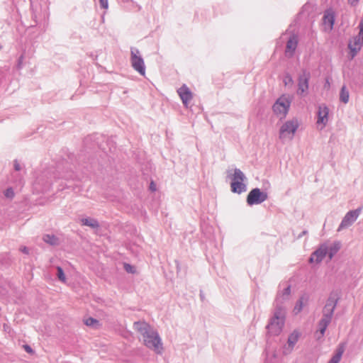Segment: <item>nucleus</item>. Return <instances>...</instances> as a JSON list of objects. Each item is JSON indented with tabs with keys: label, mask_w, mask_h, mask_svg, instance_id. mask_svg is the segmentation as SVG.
Segmentation results:
<instances>
[{
	"label": "nucleus",
	"mask_w": 363,
	"mask_h": 363,
	"mask_svg": "<svg viewBox=\"0 0 363 363\" xmlns=\"http://www.w3.org/2000/svg\"><path fill=\"white\" fill-rule=\"evenodd\" d=\"M339 248L340 247L337 245H335L334 247H330L329 251L328 250V254L330 259H332V257L337 252Z\"/></svg>",
	"instance_id": "obj_26"
},
{
	"label": "nucleus",
	"mask_w": 363,
	"mask_h": 363,
	"mask_svg": "<svg viewBox=\"0 0 363 363\" xmlns=\"http://www.w3.org/2000/svg\"><path fill=\"white\" fill-rule=\"evenodd\" d=\"M359 32L357 36L359 37V38H361L362 42H363V18L361 20L359 23Z\"/></svg>",
	"instance_id": "obj_30"
},
{
	"label": "nucleus",
	"mask_w": 363,
	"mask_h": 363,
	"mask_svg": "<svg viewBox=\"0 0 363 363\" xmlns=\"http://www.w3.org/2000/svg\"><path fill=\"white\" fill-rule=\"evenodd\" d=\"M123 267L125 270L128 273L135 274L136 272L135 267L128 263H125L123 264Z\"/></svg>",
	"instance_id": "obj_27"
},
{
	"label": "nucleus",
	"mask_w": 363,
	"mask_h": 363,
	"mask_svg": "<svg viewBox=\"0 0 363 363\" xmlns=\"http://www.w3.org/2000/svg\"><path fill=\"white\" fill-rule=\"evenodd\" d=\"M285 313L279 310L275 312L274 317L267 326L268 332L272 335H278L282 331L284 324Z\"/></svg>",
	"instance_id": "obj_3"
},
{
	"label": "nucleus",
	"mask_w": 363,
	"mask_h": 363,
	"mask_svg": "<svg viewBox=\"0 0 363 363\" xmlns=\"http://www.w3.org/2000/svg\"><path fill=\"white\" fill-rule=\"evenodd\" d=\"M309 74L303 73L298 77V90L297 94L299 95H303L306 94L308 89V81H309Z\"/></svg>",
	"instance_id": "obj_10"
},
{
	"label": "nucleus",
	"mask_w": 363,
	"mask_h": 363,
	"mask_svg": "<svg viewBox=\"0 0 363 363\" xmlns=\"http://www.w3.org/2000/svg\"><path fill=\"white\" fill-rule=\"evenodd\" d=\"M101 8L107 9L108 8V0H99Z\"/></svg>",
	"instance_id": "obj_31"
},
{
	"label": "nucleus",
	"mask_w": 363,
	"mask_h": 363,
	"mask_svg": "<svg viewBox=\"0 0 363 363\" xmlns=\"http://www.w3.org/2000/svg\"><path fill=\"white\" fill-rule=\"evenodd\" d=\"M340 98V100L345 104L347 103L349 101V92L345 86L341 89Z\"/></svg>",
	"instance_id": "obj_23"
},
{
	"label": "nucleus",
	"mask_w": 363,
	"mask_h": 363,
	"mask_svg": "<svg viewBox=\"0 0 363 363\" xmlns=\"http://www.w3.org/2000/svg\"><path fill=\"white\" fill-rule=\"evenodd\" d=\"M298 125V122L296 119L286 121L280 128L279 138L282 140H291Z\"/></svg>",
	"instance_id": "obj_4"
},
{
	"label": "nucleus",
	"mask_w": 363,
	"mask_h": 363,
	"mask_svg": "<svg viewBox=\"0 0 363 363\" xmlns=\"http://www.w3.org/2000/svg\"><path fill=\"white\" fill-rule=\"evenodd\" d=\"M267 199V193L259 189H253L250 191L247 197V203L250 205L259 204Z\"/></svg>",
	"instance_id": "obj_6"
},
{
	"label": "nucleus",
	"mask_w": 363,
	"mask_h": 363,
	"mask_svg": "<svg viewBox=\"0 0 363 363\" xmlns=\"http://www.w3.org/2000/svg\"><path fill=\"white\" fill-rule=\"evenodd\" d=\"M323 20L325 29L331 30L335 22V15L333 11L331 10L326 11Z\"/></svg>",
	"instance_id": "obj_15"
},
{
	"label": "nucleus",
	"mask_w": 363,
	"mask_h": 363,
	"mask_svg": "<svg viewBox=\"0 0 363 363\" xmlns=\"http://www.w3.org/2000/svg\"><path fill=\"white\" fill-rule=\"evenodd\" d=\"M81 222L83 225H87L92 228H97L99 226L97 220L93 218H83Z\"/></svg>",
	"instance_id": "obj_19"
},
{
	"label": "nucleus",
	"mask_w": 363,
	"mask_h": 363,
	"mask_svg": "<svg viewBox=\"0 0 363 363\" xmlns=\"http://www.w3.org/2000/svg\"><path fill=\"white\" fill-rule=\"evenodd\" d=\"M291 101L285 95L280 96L273 106L274 112L279 116H285L290 107Z\"/></svg>",
	"instance_id": "obj_5"
},
{
	"label": "nucleus",
	"mask_w": 363,
	"mask_h": 363,
	"mask_svg": "<svg viewBox=\"0 0 363 363\" xmlns=\"http://www.w3.org/2000/svg\"><path fill=\"white\" fill-rule=\"evenodd\" d=\"M4 195L7 198L12 199L14 196V192L11 188H9L5 191Z\"/></svg>",
	"instance_id": "obj_29"
},
{
	"label": "nucleus",
	"mask_w": 363,
	"mask_h": 363,
	"mask_svg": "<svg viewBox=\"0 0 363 363\" xmlns=\"http://www.w3.org/2000/svg\"><path fill=\"white\" fill-rule=\"evenodd\" d=\"M327 254V247L321 246L318 250H317L311 255L309 261L311 263L318 264L323 259V258L326 256Z\"/></svg>",
	"instance_id": "obj_12"
},
{
	"label": "nucleus",
	"mask_w": 363,
	"mask_h": 363,
	"mask_svg": "<svg viewBox=\"0 0 363 363\" xmlns=\"http://www.w3.org/2000/svg\"><path fill=\"white\" fill-rule=\"evenodd\" d=\"M134 329L140 334V340L148 349L160 354L163 350V344L157 333L152 326L146 322H135Z\"/></svg>",
	"instance_id": "obj_1"
},
{
	"label": "nucleus",
	"mask_w": 363,
	"mask_h": 363,
	"mask_svg": "<svg viewBox=\"0 0 363 363\" xmlns=\"http://www.w3.org/2000/svg\"><path fill=\"white\" fill-rule=\"evenodd\" d=\"M302 308H303V302L301 300H299L297 302L296 305L295 306L294 311L295 312V313H298L302 310Z\"/></svg>",
	"instance_id": "obj_28"
},
{
	"label": "nucleus",
	"mask_w": 363,
	"mask_h": 363,
	"mask_svg": "<svg viewBox=\"0 0 363 363\" xmlns=\"http://www.w3.org/2000/svg\"><path fill=\"white\" fill-rule=\"evenodd\" d=\"M298 38L296 35H292L289 39V40L287 41V43H286V50H285V53L287 56L289 57H291L296 48H297V45H298Z\"/></svg>",
	"instance_id": "obj_14"
},
{
	"label": "nucleus",
	"mask_w": 363,
	"mask_h": 363,
	"mask_svg": "<svg viewBox=\"0 0 363 363\" xmlns=\"http://www.w3.org/2000/svg\"><path fill=\"white\" fill-rule=\"evenodd\" d=\"M139 51L135 50L131 52V63L133 68L141 75H145V67L144 61L140 56L138 55Z\"/></svg>",
	"instance_id": "obj_7"
},
{
	"label": "nucleus",
	"mask_w": 363,
	"mask_h": 363,
	"mask_svg": "<svg viewBox=\"0 0 363 363\" xmlns=\"http://www.w3.org/2000/svg\"><path fill=\"white\" fill-rule=\"evenodd\" d=\"M231 190L234 193L240 194L245 191V185L243 182L233 181L231 183Z\"/></svg>",
	"instance_id": "obj_17"
},
{
	"label": "nucleus",
	"mask_w": 363,
	"mask_h": 363,
	"mask_svg": "<svg viewBox=\"0 0 363 363\" xmlns=\"http://www.w3.org/2000/svg\"><path fill=\"white\" fill-rule=\"evenodd\" d=\"M245 179L244 174L240 170V169H235L233 176V181H237L239 182H243Z\"/></svg>",
	"instance_id": "obj_22"
},
{
	"label": "nucleus",
	"mask_w": 363,
	"mask_h": 363,
	"mask_svg": "<svg viewBox=\"0 0 363 363\" xmlns=\"http://www.w3.org/2000/svg\"><path fill=\"white\" fill-rule=\"evenodd\" d=\"M300 334L297 331H294L288 338V343L290 346L294 347V345L297 342L299 338Z\"/></svg>",
	"instance_id": "obj_21"
},
{
	"label": "nucleus",
	"mask_w": 363,
	"mask_h": 363,
	"mask_svg": "<svg viewBox=\"0 0 363 363\" xmlns=\"http://www.w3.org/2000/svg\"><path fill=\"white\" fill-rule=\"evenodd\" d=\"M43 239L45 242L51 245H56L58 244V239L54 235H45L43 236Z\"/></svg>",
	"instance_id": "obj_20"
},
{
	"label": "nucleus",
	"mask_w": 363,
	"mask_h": 363,
	"mask_svg": "<svg viewBox=\"0 0 363 363\" xmlns=\"http://www.w3.org/2000/svg\"><path fill=\"white\" fill-rule=\"evenodd\" d=\"M57 277L58 279L63 283L66 282V277L65 275V273L60 267H57Z\"/></svg>",
	"instance_id": "obj_25"
},
{
	"label": "nucleus",
	"mask_w": 363,
	"mask_h": 363,
	"mask_svg": "<svg viewBox=\"0 0 363 363\" xmlns=\"http://www.w3.org/2000/svg\"><path fill=\"white\" fill-rule=\"evenodd\" d=\"M21 251L25 254H28V249L26 247H21Z\"/></svg>",
	"instance_id": "obj_34"
},
{
	"label": "nucleus",
	"mask_w": 363,
	"mask_h": 363,
	"mask_svg": "<svg viewBox=\"0 0 363 363\" xmlns=\"http://www.w3.org/2000/svg\"><path fill=\"white\" fill-rule=\"evenodd\" d=\"M23 348L29 354H33L34 353L33 349L29 345H23Z\"/></svg>",
	"instance_id": "obj_32"
},
{
	"label": "nucleus",
	"mask_w": 363,
	"mask_h": 363,
	"mask_svg": "<svg viewBox=\"0 0 363 363\" xmlns=\"http://www.w3.org/2000/svg\"><path fill=\"white\" fill-rule=\"evenodd\" d=\"M14 168L16 171H19L21 169L20 164L17 162H15L14 163Z\"/></svg>",
	"instance_id": "obj_35"
},
{
	"label": "nucleus",
	"mask_w": 363,
	"mask_h": 363,
	"mask_svg": "<svg viewBox=\"0 0 363 363\" xmlns=\"http://www.w3.org/2000/svg\"><path fill=\"white\" fill-rule=\"evenodd\" d=\"M328 114L329 109L325 106H320L318 111V119H317V126L320 129H323L327 124L328 121Z\"/></svg>",
	"instance_id": "obj_8"
},
{
	"label": "nucleus",
	"mask_w": 363,
	"mask_h": 363,
	"mask_svg": "<svg viewBox=\"0 0 363 363\" xmlns=\"http://www.w3.org/2000/svg\"><path fill=\"white\" fill-rule=\"evenodd\" d=\"M283 82L284 86L286 87H292L294 84V80L292 77L289 74H286L283 78Z\"/></svg>",
	"instance_id": "obj_24"
},
{
	"label": "nucleus",
	"mask_w": 363,
	"mask_h": 363,
	"mask_svg": "<svg viewBox=\"0 0 363 363\" xmlns=\"http://www.w3.org/2000/svg\"><path fill=\"white\" fill-rule=\"evenodd\" d=\"M349 3L352 5H354L357 3L358 0H348Z\"/></svg>",
	"instance_id": "obj_36"
},
{
	"label": "nucleus",
	"mask_w": 363,
	"mask_h": 363,
	"mask_svg": "<svg viewBox=\"0 0 363 363\" xmlns=\"http://www.w3.org/2000/svg\"><path fill=\"white\" fill-rule=\"evenodd\" d=\"M344 351H345V345L343 344H340L337 347V348L335 351V354L333 356L330 361H332L333 363H339V362L340 361V359L342 358V354L344 353Z\"/></svg>",
	"instance_id": "obj_16"
},
{
	"label": "nucleus",
	"mask_w": 363,
	"mask_h": 363,
	"mask_svg": "<svg viewBox=\"0 0 363 363\" xmlns=\"http://www.w3.org/2000/svg\"><path fill=\"white\" fill-rule=\"evenodd\" d=\"M363 45V42H362L361 38H359L358 36H355L353 38L348 44V48L350 50L351 57L353 58L358 52L361 50Z\"/></svg>",
	"instance_id": "obj_11"
},
{
	"label": "nucleus",
	"mask_w": 363,
	"mask_h": 363,
	"mask_svg": "<svg viewBox=\"0 0 363 363\" xmlns=\"http://www.w3.org/2000/svg\"><path fill=\"white\" fill-rule=\"evenodd\" d=\"M83 321L86 326L91 327L93 328H98L101 325L98 320L91 317L86 318Z\"/></svg>",
	"instance_id": "obj_18"
},
{
	"label": "nucleus",
	"mask_w": 363,
	"mask_h": 363,
	"mask_svg": "<svg viewBox=\"0 0 363 363\" xmlns=\"http://www.w3.org/2000/svg\"><path fill=\"white\" fill-rule=\"evenodd\" d=\"M150 189L152 191H155L157 190V188H156V184H155V182L153 181H152L150 182Z\"/></svg>",
	"instance_id": "obj_33"
},
{
	"label": "nucleus",
	"mask_w": 363,
	"mask_h": 363,
	"mask_svg": "<svg viewBox=\"0 0 363 363\" xmlns=\"http://www.w3.org/2000/svg\"><path fill=\"white\" fill-rule=\"evenodd\" d=\"M182 102L185 106L189 103V101L192 99V93L189 90V89L186 86L183 85L180 87L177 91Z\"/></svg>",
	"instance_id": "obj_13"
},
{
	"label": "nucleus",
	"mask_w": 363,
	"mask_h": 363,
	"mask_svg": "<svg viewBox=\"0 0 363 363\" xmlns=\"http://www.w3.org/2000/svg\"><path fill=\"white\" fill-rule=\"evenodd\" d=\"M335 306V303L332 300H329L326 303L323 311V317L318 323L317 333H319V335L318 338L323 337L328 325L332 320Z\"/></svg>",
	"instance_id": "obj_2"
},
{
	"label": "nucleus",
	"mask_w": 363,
	"mask_h": 363,
	"mask_svg": "<svg viewBox=\"0 0 363 363\" xmlns=\"http://www.w3.org/2000/svg\"><path fill=\"white\" fill-rule=\"evenodd\" d=\"M360 211L361 209H356L348 212L342 220L338 230L350 226L357 219L360 214Z\"/></svg>",
	"instance_id": "obj_9"
}]
</instances>
